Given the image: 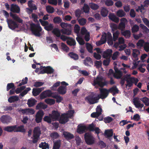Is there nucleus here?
Wrapping results in <instances>:
<instances>
[{"label": "nucleus", "instance_id": "nucleus-48", "mask_svg": "<svg viewBox=\"0 0 149 149\" xmlns=\"http://www.w3.org/2000/svg\"><path fill=\"white\" fill-rule=\"evenodd\" d=\"M109 91V92L112 93H118L119 91L116 86H113L110 88Z\"/></svg>", "mask_w": 149, "mask_h": 149}, {"label": "nucleus", "instance_id": "nucleus-43", "mask_svg": "<svg viewBox=\"0 0 149 149\" xmlns=\"http://www.w3.org/2000/svg\"><path fill=\"white\" fill-rule=\"evenodd\" d=\"M116 15L119 17H122L125 16L126 13L122 10H119L117 12Z\"/></svg>", "mask_w": 149, "mask_h": 149}, {"label": "nucleus", "instance_id": "nucleus-57", "mask_svg": "<svg viewBox=\"0 0 149 149\" xmlns=\"http://www.w3.org/2000/svg\"><path fill=\"white\" fill-rule=\"evenodd\" d=\"M89 6L92 9L95 10H97L99 8V6L97 4L93 3H90Z\"/></svg>", "mask_w": 149, "mask_h": 149}, {"label": "nucleus", "instance_id": "nucleus-15", "mask_svg": "<svg viewBox=\"0 0 149 149\" xmlns=\"http://www.w3.org/2000/svg\"><path fill=\"white\" fill-rule=\"evenodd\" d=\"M19 111L23 113L29 115H32L35 113L34 110L32 109H20Z\"/></svg>", "mask_w": 149, "mask_h": 149}, {"label": "nucleus", "instance_id": "nucleus-5", "mask_svg": "<svg viewBox=\"0 0 149 149\" xmlns=\"http://www.w3.org/2000/svg\"><path fill=\"white\" fill-rule=\"evenodd\" d=\"M61 86H60L57 89V91L58 93H66L67 91V86L69 85V84L65 81H63L61 82ZM41 93H51L50 91L49 92L45 91ZM53 93H57L56 92Z\"/></svg>", "mask_w": 149, "mask_h": 149}, {"label": "nucleus", "instance_id": "nucleus-26", "mask_svg": "<svg viewBox=\"0 0 149 149\" xmlns=\"http://www.w3.org/2000/svg\"><path fill=\"white\" fill-rule=\"evenodd\" d=\"M108 13V11L106 8L102 7L100 13L101 15L104 17H106Z\"/></svg>", "mask_w": 149, "mask_h": 149}, {"label": "nucleus", "instance_id": "nucleus-6", "mask_svg": "<svg viewBox=\"0 0 149 149\" xmlns=\"http://www.w3.org/2000/svg\"><path fill=\"white\" fill-rule=\"evenodd\" d=\"M74 113L73 110L68 111V113H66L62 114L60 118L59 122L61 124H65L68 120L69 118L72 117Z\"/></svg>", "mask_w": 149, "mask_h": 149}, {"label": "nucleus", "instance_id": "nucleus-59", "mask_svg": "<svg viewBox=\"0 0 149 149\" xmlns=\"http://www.w3.org/2000/svg\"><path fill=\"white\" fill-rule=\"evenodd\" d=\"M119 32L117 31L115 33H113V41H116L118 38V36L119 34Z\"/></svg>", "mask_w": 149, "mask_h": 149}, {"label": "nucleus", "instance_id": "nucleus-2", "mask_svg": "<svg viewBox=\"0 0 149 149\" xmlns=\"http://www.w3.org/2000/svg\"><path fill=\"white\" fill-rule=\"evenodd\" d=\"M31 30L32 33L35 36L40 37L41 34L40 33L42 30L39 23L35 24L32 23L30 24Z\"/></svg>", "mask_w": 149, "mask_h": 149}, {"label": "nucleus", "instance_id": "nucleus-40", "mask_svg": "<svg viewBox=\"0 0 149 149\" xmlns=\"http://www.w3.org/2000/svg\"><path fill=\"white\" fill-rule=\"evenodd\" d=\"M39 147L42 149H47L49 148L48 144L45 142H41L39 145Z\"/></svg>", "mask_w": 149, "mask_h": 149}, {"label": "nucleus", "instance_id": "nucleus-46", "mask_svg": "<svg viewBox=\"0 0 149 149\" xmlns=\"http://www.w3.org/2000/svg\"><path fill=\"white\" fill-rule=\"evenodd\" d=\"M144 44V41L143 39H140L138 41L136 45L138 47L141 48L143 46Z\"/></svg>", "mask_w": 149, "mask_h": 149}, {"label": "nucleus", "instance_id": "nucleus-50", "mask_svg": "<svg viewBox=\"0 0 149 149\" xmlns=\"http://www.w3.org/2000/svg\"><path fill=\"white\" fill-rule=\"evenodd\" d=\"M16 129L15 131V132H25V130L24 128V126H20L19 127H17L16 125Z\"/></svg>", "mask_w": 149, "mask_h": 149}, {"label": "nucleus", "instance_id": "nucleus-39", "mask_svg": "<svg viewBox=\"0 0 149 149\" xmlns=\"http://www.w3.org/2000/svg\"><path fill=\"white\" fill-rule=\"evenodd\" d=\"M52 33L57 37H60L61 33L59 30L57 28H55L53 29Z\"/></svg>", "mask_w": 149, "mask_h": 149}, {"label": "nucleus", "instance_id": "nucleus-53", "mask_svg": "<svg viewBox=\"0 0 149 149\" xmlns=\"http://www.w3.org/2000/svg\"><path fill=\"white\" fill-rule=\"evenodd\" d=\"M78 22L79 24L81 26L85 25L86 22V19L82 18L79 19L78 20Z\"/></svg>", "mask_w": 149, "mask_h": 149}, {"label": "nucleus", "instance_id": "nucleus-51", "mask_svg": "<svg viewBox=\"0 0 149 149\" xmlns=\"http://www.w3.org/2000/svg\"><path fill=\"white\" fill-rule=\"evenodd\" d=\"M60 84L61 82L59 81L55 83L53 86L51 87V89L53 90L57 91V89L56 88L60 86Z\"/></svg>", "mask_w": 149, "mask_h": 149}, {"label": "nucleus", "instance_id": "nucleus-56", "mask_svg": "<svg viewBox=\"0 0 149 149\" xmlns=\"http://www.w3.org/2000/svg\"><path fill=\"white\" fill-rule=\"evenodd\" d=\"M19 100V97L17 96H13L10 97L8 99V101L10 103L17 101Z\"/></svg>", "mask_w": 149, "mask_h": 149}, {"label": "nucleus", "instance_id": "nucleus-32", "mask_svg": "<svg viewBox=\"0 0 149 149\" xmlns=\"http://www.w3.org/2000/svg\"><path fill=\"white\" fill-rule=\"evenodd\" d=\"M28 81V78L26 77H25L24 78V79H23L21 82H20V81L16 82V84H19L17 85V87H19L22 86L23 85H24L25 84H26L27 83Z\"/></svg>", "mask_w": 149, "mask_h": 149}, {"label": "nucleus", "instance_id": "nucleus-18", "mask_svg": "<svg viewBox=\"0 0 149 149\" xmlns=\"http://www.w3.org/2000/svg\"><path fill=\"white\" fill-rule=\"evenodd\" d=\"M83 63L85 65L87 66H91L90 64L93 65V61L90 57H86Z\"/></svg>", "mask_w": 149, "mask_h": 149}, {"label": "nucleus", "instance_id": "nucleus-24", "mask_svg": "<svg viewBox=\"0 0 149 149\" xmlns=\"http://www.w3.org/2000/svg\"><path fill=\"white\" fill-rule=\"evenodd\" d=\"M107 43L109 45H111L113 44V39L111 34L109 32H107Z\"/></svg>", "mask_w": 149, "mask_h": 149}, {"label": "nucleus", "instance_id": "nucleus-58", "mask_svg": "<svg viewBox=\"0 0 149 149\" xmlns=\"http://www.w3.org/2000/svg\"><path fill=\"white\" fill-rule=\"evenodd\" d=\"M141 100L143 103L145 104V105L146 106L149 105V99H148L146 97H144L142 98H141Z\"/></svg>", "mask_w": 149, "mask_h": 149}, {"label": "nucleus", "instance_id": "nucleus-38", "mask_svg": "<svg viewBox=\"0 0 149 149\" xmlns=\"http://www.w3.org/2000/svg\"><path fill=\"white\" fill-rule=\"evenodd\" d=\"M65 137L67 139H70L73 138V135L68 132H64L63 133Z\"/></svg>", "mask_w": 149, "mask_h": 149}, {"label": "nucleus", "instance_id": "nucleus-10", "mask_svg": "<svg viewBox=\"0 0 149 149\" xmlns=\"http://www.w3.org/2000/svg\"><path fill=\"white\" fill-rule=\"evenodd\" d=\"M16 87L13 83H8L6 86V91H9V93H15Z\"/></svg>", "mask_w": 149, "mask_h": 149}, {"label": "nucleus", "instance_id": "nucleus-61", "mask_svg": "<svg viewBox=\"0 0 149 149\" xmlns=\"http://www.w3.org/2000/svg\"><path fill=\"white\" fill-rule=\"evenodd\" d=\"M45 102L47 104L50 105L53 104L55 103V101L52 99H47L45 100Z\"/></svg>", "mask_w": 149, "mask_h": 149}, {"label": "nucleus", "instance_id": "nucleus-29", "mask_svg": "<svg viewBox=\"0 0 149 149\" xmlns=\"http://www.w3.org/2000/svg\"><path fill=\"white\" fill-rule=\"evenodd\" d=\"M113 132L112 130H105L104 134L105 136L109 138L113 135Z\"/></svg>", "mask_w": 149, "mask_h": 149}, {"label": "nucleus", "instance_id": "nucleus-20", "mask_svg": "<svg viewBox=\"0 0 149 149\" xmlns=\"http://www.w3.org/2000/svg\"><path fill=\"white\" fill-rule=\"evenodd\" d=\"M51 114V116L54 121L57 120L58 118L60 116L59 113L58 111H53L52 114Z\"/></svg>", "mask_w": 149, "mask_h": 149}, {"label": "nucleus", "instance_id": "nucleus-54", "mask_svg": "<svg viewBox=\"0 0 149 149\" xmlns=\"http://www.w3.org/2000/svg\"><path fill=\"white\" fill-rule=\"evenodd\" d=\"M77 42L80 45H83L85 44V42L83 38L80 37L78 36L76 38Z\"/></svg>", "mask_w": 149, "mask_h": 149}, {"label": "nucleus", "instance_id": "nucleus-42", "mask_svg": "<svg viewBox=\"0 0 149 149\" xmlns=\"http://www.w3.org/2000/svg\"><path fill=\"white\" fill-rule=\"evenodd\" d=\"M86 48L89 53H92L93 52V47L92 45L88 43H86Z\"/></svg>", "mask_w": 149, "mask_h": 149}, {"label": "nucleus", "instance_id": "nucleus-22", "mask_svg": "<svg viewBox=\"0 0 149 149\" xmlns=\"http://www.w3.org/2000/svg\"><path fill=\"white\" fill-rule=\"evenodd\" d=\"M61 32L63 34L69 35L71 34L72 32V26L68 27L67 28L64 29H63L61 30Z\"/></svg>", "mask_w": 149, "mask_h": 149}, {"label": "nucleus", "instance_id": "nucleus-8", "mask_svg": "<svg viewBox=\"0 0 149 149\" xmlns=\"http://www.w3.org/2000/svg\"><path fill=\"white\" fill-rule=\"evenodd\" d=\"M15 89V93H27L31 90V88L28 87L26 88L25 86H21Z\"/></svg>", "mask_w": 149, "mask_h": 149}, {"label": "nucleus", "instance_id": "nucleus-60", "mask_svg": "<svg viewBox=\"0 0 149 149\" xmlns=\"http://www.w3.org/2000/svg\"><path fill=\"white\" fill-rule=\"evenodd\" d=\"M61 47L62 49L66 52H68L69 50V48L64 43L62 42L61 43Z\"/></svg>", "mask_w": 149, "mask_h": 149}, {"label": "nucleus", "instance_id": "nucleus-14", "mask_svg": "<svg viewBox=\"0 0 149 149\" xmlns=\"http://www.w3.org/2000/svg\"><path fill=\"white\" fill-rule=\"evenodd\" d=\"M10 10L13 13H18L20 12V9L18 5L13 4L10 6Z\"/></svg>", "mask_w": 149, "mask_h": 149}, {"label": "nucleus", "instance_id": "nucleus-3", "mask_svg": "<svg viewBox=\"0 0 149 149\" xmlns=\"http://www.w3.org/2000/svg\"><path fill=\"white\" fill-rule=\"evenodd\" d=\"M135 94H134L133 96V99L132 100L133 104L135 107L138 108L140 111H143L145 110L143 107L144 104L141 103V98L135 96Z\"/></svg>", "mask_w": 149, "mask_h": 149}, {"label": "nucleus", "instance_id": "nucleus-28", "mask_svg": "<svg viewBox=\"0 0 149 149\" xmlns=\"http://www.w3.org/2000/svg\"><path fill=\"white\" fill-rule=\"evenodd\" d=\"M109 19L113 22L118 23L119 21V19L117 17L113 14H110L109 16Z\"/></svg>", "mask_w": 149, "mask_h": 149}, {"label": "nucleus", "instance_id": "nucleus-35", "mask_svg": "<svg viewBox=\"0 0 149 149\" xmlns=\"http://www.w3.org/2000/svg\"><path fill=\"white\" fill-rule=\"evenodd\" d=\"M107 38V33L103 32L102 33L101 37L100 40L103 42V43H105L106 42Z\"/></svg>", "mask_w": 149, "mask_h": 149}, {"label": "nucleus", "instance_id": "nucleus-7", "mask_svg": "<svg viewBox=\"0 0 149 149\" xmlns=\"http://www.w3.org/2000/svg\"><path fill=\"white\" fill-rule=\"evenodd\" d=\"M84 138L87 144L90 145L94 143V139L90 133H86L84 135Z\"/></svg>", "mask_w": 149, "mask_h": 149}, {"label": "nucleus", "instance_id": "nucleus-31", "mask_svg": "<svg viewBox=\"0 0 149 149\" xmlns=\"http://www.w3.org/2000/svg\"><path fill=\"white\" fill-rule=\"evenodd\" d=\"M126 81H127V84L126 85V87L127 88V87H128L129 88L128 89H129L133 85V82L132 78H130L127 79Z\"/></svg>", "mask_w": 149, "mask_h": 149}, {"label": "nucleus", "instance_id": "nucleus-23", "mask_svg": "<svg viewBox=\"0 0 149 149\" xmlns=\"http://www.w3.org/2000/svg\"><path fill=\"white\" fill-rule=\"evenodd\" d=\"M66 43L68 45L70 46H75L76 44L75 40L72 38L69 37L67 40Z\"/></svg>", "mask_w": 149, "mask_h": 149}, {"label": "nucleus", "instance_id": "nucleus-34", "mask_svg": "<svg viewBox=\"0 0 149 149\" xmlns=\"http://www.w3.org/2000/svg\"><path fill=\"white\" fill-rule=\"evenodd\" d=\"M68 55L70 58L74 60H78L79 58L78 55L73 52H70L68 54Z\"/></svg>", "mask_w": 149, "mask_h": 149}, {"label": "nucleus", "instance_id": "nucleus-52", "mask_svg": "<svg viewBox=\"0 0 149 149\" xmlns=\"http://www.w3.org/2000/svg\"><path fill=\"white\" fill-rule=\"evenodd\" d=\"M47 11L49 13H52L54 11V8L50 6H48L46 7V8Z\"/></svg>", "mask_w": 149, "mask_h": 149}, {"label": "nucleus", "instance_id": "nucleus-1", "mask_svg": "<svg viewBox=\"0 0 149 149\" xmlns=\"http://www.w3.org/2000/svg\"><path fill=\"white\" fill-rule=\"evenodd\" d=\"M108 94H100V95L92 94L86 97L85 100L90 104H92L97 103L100 98L103 99L106 98Z\"/></svg>", "mask_w": 149, "mask_h": 149}, {"label": "nucleus", "instance_id": "nucleus-36", "mask_svg": "<svg viewBox=\"0 0 149 149\" xmlns=\"http://www.w3.org/2000/svg\"><path fill=\"white\" fill-rule=\"evenodd\" d=\"M36 102L37 101L36 100L31 98L28 100L27 103L29 107H31L33 106Z\"/></svg>", "mask_w": 149, "mask_h": 149}, {"label": "nucleus", "instance_id": "nucleus-64", "mask_svg": "<svg viewBox=\"0 0 149 149\" xmlns=\"http://www.w3.org/2000/svg\"><path fill=\"white\" fill-rule=\"evenodd\" d=\"M74 13L75 16L79 18L80 17L81 14V11L80 9H78L75 10Z\"/></svg>", "mask_w": 149, "mask_h": 149}, {"label": "nucleus", "instance_id": "nucleus-63", "mask_svg": "<svg viewBox=\"0 0 149 149\" xmlns=\"http://www.w3.org/2000/svg\"><path fill=\"white\" fill-rule=\"evenodd\" d=\"M60 146V141H57L55 142L54 144L53 149H59Z\"/></svg>", "mask_w": 149, "mask_h": 149}, {"label": "nucleus", "instance_id": "nucleus-33", "mask_svg": "<svg viewBox=\"0 0 149 149\" xmlns=\"http://www.w3.org/2000/svg\"><path fill=\"white\" fill-rule=\"evenodd\" d=\"M121 34L126 38H129L131 36V32L130 30H126L122 32Z\"/></svg>", "mask_w": 149, "mask_h": 149}, {"label": "nucleus", "instance_id": "nucleus-4", "mask_svg": "<svg viewBox=\"0 0 149 149\" xmlns=\"http://www.w3.org/2000/svg\"><path fill=\"white\" fill-rule=\"evenodd\" d=\"M107 82L102 76L98 75L94 80L93 85L94 86L97 85L101 87H103L107 84Z\"/></svg>", "mask_w": 149, "mask_h": 149}, {"label": "nucleus", "instance_id": "nucleus-27", "mask_svg": "<svg viewBox=\"0 0 149 149\" xmlns=\"http://www.w3.org/2000/svg\"><path fill=\"white\" fill-rule=\"evenodd\" d=\"M33 1L32 0L29 1L28 2V6L29 8L36 10L37 8L36 5L33 3Z\"/></svg>", "mask_w": 149, "mask_h": 149}, {"label": "nucleus", "instance_id": "nucleus-16", "mask_svg": "<svg viewBox=\"0 0 149 149\" xmlns=\"http://www.w3.org/2000/svg\"><path fill=\"white\" fill-rule=\"evenodd\" d=\"M127 19L124 18H122L120 19L121 22L119 23L118 29L121 31H123L125 28V22L127 21Z\"/></svg>", "mask_w": 149, "mask_h": 149}, {"label": "nucleus", "instance_id": "nucleus-25", "mask_svg": "<svg viewBox=\"0 0 149 149\" xmlns=\"http://www.w3.org/2000/svg\"><path fill=\"white\" fill-rule=\"evenodd\" d=\"M16 125L13 126H8L4 127L3 130L5 131L8 132H15Z\"/></svg>", "mask_w": 149, "mask_h": 149}, {"label": "nucleus", "instance_id": "nucleus-47", "mask_svg": "<svg viewBox=\"0 0 149 149\" xmlns=\"http://www.w3.org/2000/svg\"><path fill=\"white\" fill-rule=\"evenodd\" d=\"M132 50L133 53L132 56L134 58H136L137 57L138 55L140 54V52L137 49H132Z\"/></svg>", "mask_w": 149, "mask_h": 149}, {"label": "nucleus", "instance_id": "nucleus-30", "mask_svg": "<svg viewBox=\"0 0 149 149\" xmlns=\"http://www.w3.org/2000/svg\"><path fill=\"white\" fill-rule=\"evenodd\" d=\"M43 120L48 123H51L52 121H54L51 116V114H49V116H45L43 118Z\"/></svg>", "mask_w": 149, "mask_h": 149}, {"label": "nucleus", "instance_id": "nucleus-17", "mask_svg": "<svg viewBox=\"0 0 149 149\" xmlns=\"http://www.w3.org/2000/svg\"><path fill=\"white\" fill-rule=\"evenodd\" d=\"M112 50L111 49H108L104 51L103 54V57L104 58L110 57L112 55Z\"/></svg>", "mask_w": 149, "mask_h": 149}, {"label": "nucleus", "instance_id": "nucleus-13", "mask_svg": "<svg viewBox=\"0 0 149 149\" xmlns=\"http://www.w3.org/2000/svg\"><path fill=\"white\" fill-rule=\"evenodd\" d=\"M87 130V128L85 125L80 124L78 126L77 131L79 134H81L84 133Z\"/></svg>", "mask_w": 149, "mask_h": 149}, {"label": "nucleus", "instance_id": "nucleus-41", "mask_svg": "<svg viewBox=\"0 0 149 149\" xmlns=\"http://www.w3.org/2000/svg\"><path fill=\"white\" fill-rule=\"evenodd\" d=\"M53 21L54 24H59L62 22V19L60 17L56 16L54 18Z\"/></svg>", "mask_w": 149, "mask_h": 149}, {"label": "nucleus", "instance_id": "nucleus-21", "mask_svg": "<svg viewBox=\"0 0 149 149\" xmlns=\"http://www.w3.org/2000/svg\"><path fill=\"white\" fill-rule=\"evenodd\" d=\"M11 118L7 116H3L1 118V121L4 123H8L11 120Z\"/></svg>", "mask_w": 149, "mask_h": 149}, {"label": "nucleus", "instance_id": "nucleus-12", "mask_svg": "<svg viewBox=\"0 0 149 149\" xmlns=\"http://www.w3.org/2000/svg\"><path fill=\"white\" fill-rule=\"evenodd\" d=\"M7 22L9 27L12 30H14L15 28H17L18 27L17 24L12 19H10L8 20Z\"/></svg>", "mask_w": 149, "mask_h": 149}, {"label": "nucleus", "instance_id": "nucleus-19", "mask_svg": "<svg viewBox=\"0 0 149 149\" xmlns=\"http://www.w3.org/2000/svg\"><path fill=\"white\" fill-rule=\"evenodd\" d=\"M10 16L12 17L14 20L19 23H22V22L23 20L21 19L16 14L10 13Z\"/></svg>", "mask_w": 149, "mask_h": 149}, {"label": "nucleus", "instance_id": "nucleus-44", "mask_svg": "<svg viewBox=\"0 0 149 149\" xmlns=\"http://www.w3.org/2000/svg\"><path fill=\"white\" fill-rule=\"evenodd\" d=\"M45 88L44 87L38 88H33V89L32 93H40Z\"/></svg>", "mask_w": 149, "mask_h": 149}, {"label": "nucleus", "instance_id": "nucleus-37", "mask_svg": "<svg viewBox=\"0 0 149 149\" xmlns=\"http://www.w3.org/2000/svg\"><path fill=\"white\" fill-rule=\"evenodd\" d=\"M47 105L42 103H40L38 104L36 107V109H45L47 108Z\"/></svg>", "mask_w": 149, "mask_h": 149}, {"label": "nucleus", "instance_id": "nucleus-11", "mask_svg": "<svg viewBox=\"0 0 149 149\" xmlns=\"http://www.w3.org/2000/svg\"><path fill=\"white\" fill-rule=\"evenodd\" d=\"M44 115V113L42 111L40 110L38 111L36 115L35 120L36 122L38 123L41 122L42 117Z\"/></svg>", "mask_w": 149, "mask_h": 149}, {"label": "nucleus", "instance_id": "nucleus-49", "mask_svg": "<svg viewBox=\"0 0 149 149\" xmlns=\"http://www.w3.org/2000/svg\"><path fill=\"white\" fill-rule=\"evenodd\" d=\"M122 72L120 71L114 74L113 76L115 78L118 79L121 78L122 76Z\"/></svg>", "mask_w": 149, "mask_h": 149}, {"label": "nucleus", "instance_id": "nucleus-45", "mask_svg": "<svg viewBox=\"0 0 149 149\" xmlns=\"http://www.w3.org/2000/svg\"><path fill=\"white\" fill-rule=\"evenodd\" d=\"M49 96H52L54 98H55L56 100V102H60L62 100V98L58 95H49Z\"/></svg>", "mask_w": 149, "mask_h": 149}, {"label": "nucleus", "instance_id": "nucleus-62", "mask_svg": "<svg viewBox=\"0 0 149 149\" xmlns=\"http://www.w3.org/2000/svg\"><path fill=\"white\" fill-rule=\"evenodd\" d=\"M44 29L45 30L48 31H50L52 30L53 29V24H49V25L45 26L44 27Z\"/></svg>", "mask_w": 149, "mask_h": 149}, {"label": "nucleus", "instance_id": "nucleus-9", "mask_svg": "<svg viewBox=\"0 0 149 149\" xmlns=\"http://www.w3.org/2000/svg\"><path fill=\"white\" fill-rule=\"evenodd\" d=\"M40 134V130L39 127H36L33 130V143H36Z\"/></svg>", "mask_w": 149, "mask_h": 149}, {"label": "nucleus", "instance_id": "nucleus-55", "mask_svg": "<svg viewBox=\"0 0 149 149\" xmlns=\"http://www.w3.org/2000/svg\"><path fill=\"white\" fill-rule=\"evenodd\" d=\"M60 26L63 29L67 28L68 27H71L72 25L70 24L66 23L64 22H61L60 24Z\"/></svg>", "mask_w": 149, "mask_h": 149}]
</instances>
